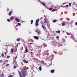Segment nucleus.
I'll use <instances>...</instances> for the list:
<instances>
[{
	"instance_id": "obj_34",
	"label": "nucleus",
	"mask_w": 77,
	"mask_h": 77,
	"mask_svg": "<svg viewBox=\"0 0 77 77\" xmlns=\"http://www.w3.org/2000/svg\"><path fill=\"white\" fill-rule=\"evenodd\" d=\"M5 56H6V52H5Z\"/></svg>"
},
{
	"instance_id": "obj_46",
	"label": "nucleus",
	"mask_w": 77,
	"mask_h": 77,
	"mask_svg": "<svg viewBox=\"0 0 77 77\" xmlns=\"http://www.w3.org/2000/svg\"><path fill=\"white\" fill-rule=\"evenodd\" d=\"M18 25H16V27H18Z\"/></svg>"
},
{
	"instance_id": "obj_52",
	"label": "nucleus",
	"mask_w": 77,
	"mask_h": 77,
	"mask_svg": "<svg viewBox=\"0 0 77 77\" xmlns=\"http://www.w3.org/2000/svg\"><path fill=\"white\" fill-rule=\"evenodd\" d=\"M0 42H1V41L0 40Z\"/></svg>"
},
{
	"instance_id": "obj_5",
	"label": "nucleus",
	"mask_w": 77,
	"mask_h": 77,
	"mask_svg": "<svg viewBox=\"0 0 77 77\" xmlns=\"http://www.w3.org/2000/svg\"><path fill=\"white\" fill-rule=\"evenodd\" d=\"M34 39H36V40H38V39H39V37L36 36H34Z\"/></svg>"
},
{
	"instance_id": "obj_36",
	"label": "nucleus",
	"mask_w": 77,
	"mask_h": 77,
	"mask_svg": "<svg viewBox=\"0 0 77 77\" xmlns=\"http://www.w3.org/2000/svg\"><path fill=\"white\" fill-rule=\"evenodd\" d=\"M9 57H10V56H7V58H9Z\"/></svg>"
},
{
	"instance_id": "obj_10",
	"label": "nucleus",
	"mask_w": 77,
	"mask_h": 77,
	"mask_svg": "<svg viewBox=\"0 0 77 77\" xmlns=\"http://www.w3.org/2000/svg\"><path fill=\"white\" fill-rule=\"evenodd\" d=\"M14 48L11 49V53H14Z\"/></svg>"
},
{
	"instance_id": "obj_40",
	"label": "nucleus",
	"mask_w": 77,
	"mask_h": 77,
	"mask_svg": "<svg viewBox=\"0 0 77 77\" xmlns=\"http://www.w3.org/2000/svg\"><path fill=\"white\" fill-rule=\"evenodd\" d=\"M15 59H17V56H16V57H15Z\"/></svg>"
},
{
	"instance_id": "obj_45",
	"label": "nucleus",
	"mask_w": 77,
	"mask_h": 77,
	"mask_svg": "<svg viewBox=\"0 0 77 77\" xmlns=\"http://www.w3.org/2000/svg\"><path fill=\"white\" fill-rule=\"evenodd\" d=\"M42 62H43V63H44V61H43V60H42Z\"/></svg>"
},
{
	"instance_id": "obj_21",
	"label": "nucleus",
	"mask_w": 77,
	"mask_h": 77,
	"mask_svg": "<svg viewBox=\"0 0 77 77\" xmlns=\"http://www.w3.org/2000/svg\"><path fill=\"white\" fill-rule=\"evenodd\" d=\"M33 20H31V24H33Z\"/></svg>"
},
{
	"instance_id": "obj_29",
	"label": "nucleus",
	"mask_w": 77,
	"mask_h": 77,
	"mask_svg": "<svg viewBox=\"0 0 77 77\" xmlns=\"http://www.w3.org/2000/svg\"><path fill=\"white\" fill-rule=\"evenodd\" d=\"M16 68H17V66H15L14 67V69Z\"/></svg>"
},
{
	"instance_id": "obj_44",
	"label": "nucleus",
	"mask_w": 77,
	"mask_h": 77,
	"mask_svg": "<svg viewBox=\"0 0 77 77\" xmlns=\"http://www.w3.org/2000/svg\"><path fill=\"white\" fill-rule=\"evenodd\" d=\"M17 45V47H18V44H17V45Z\"/></svg>"
},
{
	"instance_id": "obj_24",
	"label": "nucleus",
	"mask_w": 77,
	"mask_h": 77,
	"mask_svg": "<svg viewBox=\"0 0 77 77\" xmlns=\"http://www.w3.org/2000/svg\"><path fill=\"white\" fill-rule=\"evenodd\" d=\"M10 20H13V17H11L10 18Z\"/></svg>"
},
{
	"instance_id": "obj_25",
	"label": "nucleus",
	"mask_w": 77,
	"mask_h": 77,
	"mask_svg": "<svg viewBox=\"0 0 77 77\" xmlns=\"http://www.w3.org/2000/svg\"><path fill=\"white\" fill-rule=\"evenodd\" d=\"M52 12H54V11H56V9H53V10H52Z\"/></svg>"
},
{
	"instance_id": "obj_17",
	"label": "nucleus",
	"mask_w": 77,
	"mask_h": 77,
	"mask_svg": "<svg viewBox=\"0 0 77 77\" xmlns=\"http://www.w3.org/2000/svg\"><path fill=\"white\" fill-rule=\"evenodd\" d=\"M56 21H57V20H53V23H56Z\"/></svg>"
},
{
	"instance_id": "obj_38",
	"label": "nucleus",
	"mask_w": 77,
	"mask_h": 77,
	"mask_svg": "<svg viewBox=\"0 0 77 77\" xmlns=\"http://www.w3.org/2000/svg\"><path fill=\"white\" fill-rule=\"evenodd\" d=\"M69 6H71V3H69Z\"/></svg>"
},
{
	"instance_id": "obj_27",
	"label": "nucleus",
	"mask_w": 77,
	"mask_h": 77,
	"mask_svg": "<svg viewBox=\"0 0 77 77\" xmlns=\"http://www.w3.org/2000/svg\"><path fill=\"white\" fill-rule=\"evenodd\" d=\"M42 4L44 5V6H45V4L43 2H42Z\"/></svg>"
},
{
	"instance_id": "obj_6",
	"label": "nucleus",
	"mask_w": 77,
	"mask_h": 77,
	"mask_svg": "<svg viewBox=\"0 0 77 77\" xmlns=\"http://www.w3.org/2000/svg\"><path fill=\"white\" fill-rule=\"evenodd\" d=\"M13 12V11H9V13L8 14V15L9 16H11V15L12 14V13Z\"/></svg>"
},
{
	"instance_id": "obj_54",
	"label": "nucleus",
	"mask_w": 77,
	"mask_h": 77,
	"mask_svg": "<svg viewBox=\"0 0 77 77\" xmlns=\"http://www.w3.org/2000/svg\"><path fill=\"white\" fill-rule=\"evenodd\" d=\"M0 71H1V70H0Z\"/></svg>"
},
{
	"instance_id": "obj_39",
	"label": "nucleus",
	"mask_w": 77,
	"mask_h": 77,
	"mask_svg": "<svg viewBox=\"0 0 77 77\" xmlns=\"http://www.w3.org/2000/svg\"><path fill=\"white\" fill-rule=\"evenodd\" d=\"M75 25H76V26H77V22H76L75 23Z\"/></svg>"
},
{
	"instance_id": "obj_20",
	"label": "nucleus",
	"mask_w": 77,
	"mask_h": 77,
	"mask_svg": "<svg viewBox=\"0 0 77 77\" xmlns=\"http://www.w3.org/2000/svg\"><path fill=\"white\" fill-rule=\"evenodd\" d=\"M8 77H13V75H8Z\"/></svg>"
},
{
	"instance_id": "obj_12",
	"label": "nucleus",
	"mask_w": 77,
	"mask_h": 77,
	"mask_svg": "<svg viewBox=\"0 0 77 77\" xmlns=\"http://www.w3.org/2000/svg\"><path fill=\"white\" fill-rule=\"evenodd\" d=\"M62 26H65V22H63L62 24Z\"/></svg>"
},
{
	"instance_id": "obj_53",
	"label": "nucleus",
	"mask_w": 77,
	"mask_h": 77,
	"mask_svg": "<svg viewBox=\"0 0 77 77\" xmlns=\"http://www.w3.org/2000/svg\"><path fill=\"white\" fill-rule=\"evenodd\" d=\"M0 57H1V56H0Z\"/></svg>"
},
{
	"instance_id": "obj_30",
	"label": "nucleus",
	"mask_w": 77,
	"mask_h": 77,
	"mask_svg": "<svg viewBox=\"0 0 77 77\" xmlns=\"http://www.w3.org/2000/svg\"><path fill=\"white\" fill-rule=\"evenodd\" d=\"M1 55L2 57H3V56H4V54H1Z\"/></svg>"
},
{
	"instance_id": "obj_50",
	"label": "nucleus",
	"mask_w": 77,
	"mask_h": 77,
	"mask_svg": "<svg viewBox=\"0 0 77 77\" xmlns=\"http://www.w3.org/2000/svg\"><path fill=\"white\" fill-rule=\"evenodd\" d=\"M65 4L64 3H63V5H64Z\"/></svg>"
},
{
	"instance_id": "obj_28",
	"label": "nucleus",
	"mask_w": 77,
	"mask_h": 77,
	"mask_svg": "<svg viewBox=\"0 0 77 77\" xmlns=\"http://www.w3.org/2000/svg\"><path fill=\"white\" fill-rule=\"evenodd\" d=\"M53 10V8H49V10H50V11H51V10Z\"/></svg>"
},
{
	"instance_id": "obj_11",
	"label": "nucleus",
	"mask_w": 77,
	"mask_h": 77,
	"mask_svg": "<svg viewBox=\"0 0 77 77\" xmlns=\"http://www.w3.org/2000/svg\"><path fill=\"white\" fill-rule=\"evenodd\" d=\"M0 77H4V74L3 73H2L0 74Z\"/></svg>"
},
{
	"instance_id": "obj_22",
	"label": "nucleus",
	"mask_w": 77,
	"mask_h": 77,
	"mask_svg": "<svg viewBox=\"0 0 77 77\" xmlns=\"http://www.w3.org/2000/svg\"><path fill=\"white\" fill-rule=\"evenodd\" d=\"M7 20L8 21V22H11V20L9 19H7Z\"/></svg>"
},
{
	"instance_id": "obj_43",
	"label": "nucleus",
	"mask_w": 77,
	"mask_h": 77,
	"mask_svg": "<svg viewBox=\"0 0 77 77\" xmlns=\"http://www.w3.org/2000/svg\"><path fill=\"white\" fill-rule=\"evenodd\" d=\"M8 11H9V8H7V9Z\"/></svg>"
},
{
	"instance_id": "obj_33",
	"label": "nucleus",
	"mask_w": 77,
	"mask_h": 77,
	"mask_svg": "<svg viewBox=\"0 0 77 77\" xmlns=\"http://www.w3.org/2000/svg\"><path fill=\"white\" fill-rule=\"evenodd\" d=\"M67 34L68 35H70V34H69V33H67Z\"/></svg>"
},
{
	"instance_id": "obj_37",
	"label": "nucleus",
	"mask_w": 77,
	"mask_h": 77,
	"mask_svg": "<svg viewBox=\"0 0 77 77\" xmlns=\"http://www.w3.org/2000/svg\"><path fill=\"white\" fill-rule=\"evenodd\" d=\"M14 62H15V63H16V62H16V60H14Z\"/></svg>"
},
{
	"instance_id": "obj_49",
	"label": "nucleus",
	"mask_w": 77,
	"mask_h": 77,
	"mask_svg": "<svg viewBox=\"0 0 77 77\" xmlns=\"http://www.w3.org/2000/svg\"><path fill=\"white\" fill-rule=\"evenodd\" d=\"M47 51L48 52V50H47Z\"/></svg>"
},
{
	"instance_id": "obj_31",
	"label": "nucleus",
	"mask_w": 77,
	"mask_h": 77,
	"mask_svg": "<svg viewBox=\"0 0 77 77\" xmlns=\"http://www.w3.org/2000/svg\"><path fill=\"white\" fill-rule=\"evenodd\" d=\"M9 64H7L6 65V66L7 67H8V66H9Z\"/></svg>"
},
{
	"instance_id": "obj_47",
	"label": "nucleus",
	"mask_w": 77,
	"mask_h": 77,
	"mask_svg": "<svg viewBox=\"0 0 77 77\" xmlns=\"http://www.w3.org/2000/svg\"><path fill=\"white\" fill-rule=\"evenodd\" d=\"M31 53H32V54H33V52H31Z\"/></svg>"
},
{
	"instance_id": "obj_19",
	"label": "nucleus",
	"mask_w": 77,
	"mask_h": 77,
	"mask_svg": "<svg viewBox=\"0 0 77 77\" xmlns=\"http://www.w3.org/2000/svg\"><path fill=\"white\" fill-rule=\"evenodd\" d=\"M54 72V70H51V73H53Z\"/></svg>"
},
{
	"instance_id": "obj_1",
	"label": "nucleus",
	"mask_w": 77,
	"mask_h": 77,
	"mask_svg": "<svg viewBox=\"0 0 77 77\" xmlns=\"http://www.w3.org/2000/svg\"><path fill=\"white\" fill-rule=\"evenodd\" d=\"M27 70V69L25 67H23L21 71V73L23 75V77H25L26 75V71Z\"/></svg>"
},
{
	"instance_id": "obj_3",
	"label": "nucleus",
	"mask_w": 77,
	"mask_h": 77,
	"mask_svg": "<svg viewBox=\"0 0 77 77\" xmlns=\"http://www.w3.org/2000/svg\"><path fill=\"white\" fill-rule=\"evenodd\" d=\"M18 73H19V75H20V77H25L23 76V75H21V72H20V71L18 70Z\"/></svg>"
},
{
	"instance_id": "obj_26",
	"label": "nucleus",
	"mask_w": 77,
	"mask_h": 77,
	"mask_svg": "<svg viewBox=\"0 0 77 77\" xmlns=\"http://www.w3.org/2000/svg\"><path fill=\"white\" fill-rule=\"evenodd\" d=\"M17 25L18 26H21V23H17Z\"/></svg>"
},
{
	"instance_id": "obj_15",
	"label": "nucleus",
	"mask_w": 77,
	"mask_h": 77,
	"mask_svg": "<svg viewBox=\"0 0 77 77\" xmlns=\"http://www.w3.org/2000/svg\"><path fill=\"white\" fill-rule=\"evenodd\" d=\"M39 70L40 71H41L42 70V67L41 66H40L39 67Z\"/></svg>"
},
{
	"instance_id": "obj_7",
	"label": "nucleus",
	"mask_w": 77,
	"mask_h": 77,
	"mask_svg": "<svg viewBox=\"0 0 77 77\" xmlns=\"http://www.w3.org/2000/svg\"><path fill=\"white\" fill-rule=\"evenodd\" d=\"M23 61L24 63H28V61H26V60H23Z\"/></svg>"
},
{
	"instance_id": "obj_16",
	"label": "nucleus",
	"mask_w": 77,
	"mask_h": 77,
	"mask_svg": "<svg viewBox=\"0 0 77 77\" xmlns=\"http://www.w3.org/2000/svg\"><path fill=\"white\" fill-rule=\"evenodd\" d=\"M43 46L44 47H46L47 46V45L45 43L43 44Z\"/></svg>"
},
{
	"instance_id": "obj_23",
	"label": "nucleus",
	"mask_w": 77,
	"mask_h": 77,
	"mask_svg": "<svg viewBox=\"0 0 77 77\" xmlns=\"http://www.w3.org/2000/svg\"><path fill=\"white\" fill-rule=\"evenodd\" d=\"M56 33H60V31H58L56 32Z\"/></svg>"
},
{
	"instance_id": "obj_32",
	"label": "nucleus",
	"mask_w": 77,
	"mask_h": 77,
	"mask_svg": "<svg viewBox=\"0 0 77 77\" xmlns=\"http://www.w3.org/2000/svg\"><path fill=\"white\" fill-rule=\"evenodd\" d=\"M38 29H37V30H35V31L36 32H37V33L38 31Z\"/></svg>"
},
{
	"instance_id": "obj_48",
	"label": "nucleus",
	"mask_w": 77,
	"mask_h": 77,
	"mask_svg": "<svg viewBox=\"0 0 77 77\" xmlns=\"http://www.w3.org/2000/svg\"><path fill=\"white\" fill-rule=\"evenodd\" d=\"M68 6V5H66V6Z\"/></svg>"
},
{
	"instance_id": "obj_42",
	"label": "nucleus",
	"mask_w": 77,
	"mask_h": 77,
	"mask_svg": "<svg viewBox=\"0 0 77 77\" xmlns=\"http://www.w3.org/2000/svg\"><path fill=\"white\" fill-rule=\"evenodd\" d=\"M29 44H31V45L33 44V43H30Z\"/></svg>"
},
{
	"instance_id": "obj_14",
	"label": "nucleus",
	"mask_w": 77,
	"mask_h": 77,
	"mask_svg": "<svg viewBox=\"0 0 77 77\" xmlns=\"http://www.w3.org/2000/svg\"><path fill=\"white\" fill-rule=\"evenodd\" d=\"M44 20L45 21V23L46 24L47 23V19H44Z\"/></svg>"
},
{
	"instance_id": "obj_9",
	"label": "nucleus",
	"mask_w": 77,
	"mask_h": 77,
	"mask_svg": "<svg viewBox=\"0 0 77 77\" xmlns=\"http://www.w3.org/2000/svg\"><path fill=\"white\" fill-rule=\"evenodd\" d=\"M25 51L26 53H27L28 52V49H27V47H26L25 48Z\"/></svg>"
},
{
	"instance_id": "obj_41",
	"label": "nucleus",
	"mask_w": 77,
	"mask_h": 77,
	"mask_svg": "<svg viewBox=\"0 0 77 77\" xmlns=\"http://www.w3.org/2000/svg\"><path fill=\"white\" fill-rule=\"evenodd\" d=\"M25 21H22V23H24Z\"/></svg>"
},
{
	"instance_id": "obj_13",
	"label": "nucleus",
	"mask_w": 77,
	"mask_h": 77,
	"mask_svg": "<svg viewBox=\"0 0 77 77\" xmlns=\"http://www.w3.org/2000/svg\"><path fill=\"white\" fill-rule=\"evenodd\" d=\"M16 41H18V42L20 41V38H17L16 39Z\"/></svg>"
},
{
	"instance_id": "obj_18",
	"label": "nucleus",
	"mask_w": 77,
	"mask_h": 77,
	"mask_svg": "<svg viewBox=\"0 0 77 77\" xmlns=\"http://www.w3.org/2000/svg\"><path fill=\"white\" fill-rule=\"evenodd\" d=\"M42 27L43 28V29L44 30H45V27H44V26L43 25H42Z\"/></svg>"
},
{
	"instance_id": "obj_51",
	"label": "nucleus",
	"mask_w": 77,
	"mask_h": 77,
	"mask_svg": "<svg viewBox=\"0 0 77 77\" xmlns=\"http://www.w3.org/2000/svg\"><path fill=\"white\" fill-rule=\"evenodd\" d=\"M63 32H64V31H63Z\"/></svg>"
},
{
	"instance_id": "obj_4",
	"label": "nucleus",
	"mask_w": 77,
	"mask_h": 77,
	"mask_svg": "<svg viewBox=\"0 0 77 77\" xmlns=\"http://www.w3.org/2000/svg\"><path fill=\"white\" fill-rule=\"evenodd\" d=\"M37 33L38 35H41V30H38Z\"/></svg>"
},
{
	"instance_id": "obj_2",
	"label": "nucleus",
	"mask_w": 77,
	"mask_h": 77,
	"mask_svg": "<svg viewBox=\"0 0 77 77\" xmlns=\"http://www.w3.org/2000/svg\"><path fill=\"white\" fill-rule=\"evenodd\" d=\"M39 23V19H37L36 21V22L35 23V25L36 27H37V26H38L39 25V23Z\"/></svg>"
},
{
	"instance_id": "obj_35",
	"label": "nucleus",
	"mask_w": 77,
	"mask_h": 77,
	"mask_svg": "<svg viewBox=\"0 0 77 77\" xmlns=\"http://www.w3.org/2000/svg\"><path fill=\"white\" fill-rule=\"evenodd\" d=\"M56 38H57V39H59V36H57L56 37Z\"/></svg>"
},
{
	"instance_id": "obj_8",
	"label": "nucleus",
	"mask_w": 77,
	"mask_h": 77,
	"mask_svg": "<svg viewBox=\"0 0 77 77\" xmlns=\"http://www.w3.org/2000/svg\"><path fill=\"white\" fill-rule=\"evenodd\" d=\"M15 20L16 21H17V22H18V23H19L20 22V20H19V19L18 18H16L15 19Z\"/></svg>"
}]
</instances>
